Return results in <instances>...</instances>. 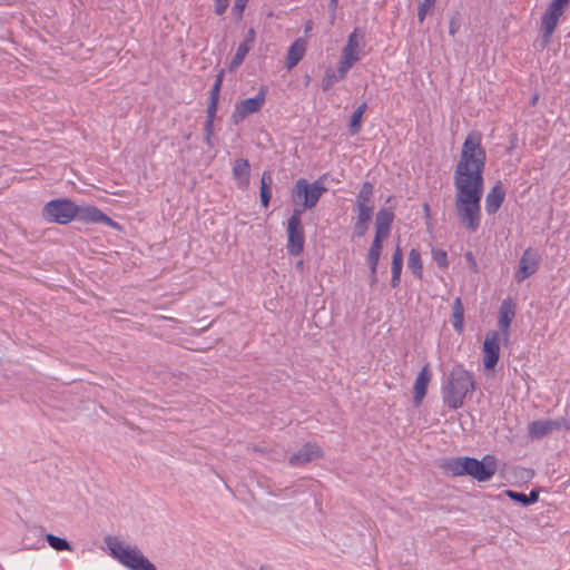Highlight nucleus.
Here are the masks:
<instances>
[{
	"label": "nucleus",
	"instance_id": "obj_11",
	"mask_svg": "<svg viewBox=\"0 0 570 570\" xmlns=\"http://www.w3.org/2000/svg\"><path fill=\"white\" fill-rule=\"evenodd\" d=\"M365 45V31L362 28H355L350 33L341 57L357 62L361 59V53Z\"/></svg>",
	"mask_w": 570,
	"mask_h": 570
},
{
	"label": "nucleus",
	"instance_id": "obj_50",
	"mask_svg": "<svg viewBox=\"0 0 570 570\" xmlns=\"http://www.w3.org/2000/svg\"><path fill=\"white\" fill-rule=\"evenodd\" d=\"M366 108H367L366 102H362V104H361V105L355 109V111H357V112H360V114L364 115V112H365Z\"/></svg>",
	"mask_w": 570,
	"mask_h": 570
},
{
	"label": "nucleus",
	"instance_id": "obj_33",
	"mask_svg": "<svg viewBox=\"0 0 570 570\" xmlns=\"http://www.w3.org/2000/svg\"><path fill=\"white\" fill-rule=\"evenodd\" d=\"M45 539L48 542V544L56 551H72L73 550L71 543L63 538L57 537L51 533H47L45 535Z\"/></svg>",
	"mask_w": 570,
	"mask_h": 570
},
{
	"label": "nucleus",
	"instance_id": "obj_5",
	"mask_svg": "<svg viewBox=\"0 0 570 570\" xmlns=\"http://www.w3.org/2000/svg\"><path fill=\"white\" fill-rule=\"evenodd\" d=\"M106 543L114 558L130 570H157L137 547H125L116 538H107Z\"/></svg>",
	"mask_w": 570,
	"mask_h": 570
},
{
	"label": "nucleus",
	"instance_id": "obj_27",
	"mask_svg": "<svg viewBox=\"0 0 570 570\" xmlns=\"http://www.w3.org/2000/svg\"><path fill=\"white\" fill-rule=\"evenodd\" d=\"M407 268L417 278H423V263L421 253L417 248H412L407 257Z\"/></svg>",
	"mask_w": 570,
	"mask_h": 570
},
{
	"label": "nucleus",
	"instance_id": "obj_21",
	"mask_svg": "<svg viewBox=\"0 0 570 570\" xmlns=\"http://www.w3.org/2000/svg\"><path fill=\"white\" fill-rule=\"evenodd\" d=\"M374 186L371 181H364L356 195L355 204L357 209L374 210L373 204Z\"/></svg>",
	"mask_w": 570,
	"mask_h": 570
},
{
	"label": "nucleus",
	"instance_id": "obj_29",
	"mask_svg": "<svg viewBox=\"0 0 570 570\" xmlns=\"http://www.w3.org/2000/svg\"><path fill=\"white\" fill-rule=\"evenodd\" d=\"M22 544L28 550L39 549L40 547H45L42 530H38V529L29 530L22 539Z\"/></svg>",
	"mask_w": 570,
	"mask_h": 570
},
{
	"label": "nucleus",
	"instance_id": "obj_52",
	"mask_svg": "<svg viewBox=\"0 0 570 570\" xmlns=\"http://www.w3.org/2000/svg\"><path fill=\"white\" fill-rule=\"evenodd\" d=\"M254 451L259 452V453H264L265 452V450L258 449L256 446L254 448Z\"/></svg>",
	"mask_w": 570,
	"mask_h": 570
},
{
	"label": "nucleus",
	"instance_id": "obj_41",
	"mask_svg": "<svg viewBox=\"0 0 570 570\" xmlns=\"http://www.w3.org/2000/svg\"><path fill=\"white\" fill-rule=\"evenodd\" d=\"M247 2L248 0H235L233 10L237 14L238 19L243 18Z\"/></svg>",
	"mask_w": 570,
	"mask_h": 570
},
{
	"label": "nucleus",
	"instance_id": "obj_25",
	"mask_svg": "<svg viewBox=\"0 0 570 570\" xmlns=\"http://www.w3.org/2000/svg\"><path fill=\"white\" fill-rule=\"evenodd\" d=\"M372 216L373 210L357 209V216L353 226L356 237H363L366 234Z\"/></svg>",
	"mask_w": 570,
	"mask_h": 570
},
{
	"label": "nucleus",
	"instance_id": "obj_32",
	"mask_svg": "<svg viewBox=\"0 0 570 570\" xmlns=\"http://www.w3.org/2000/svg\"><path fill=\"white\" fill-rule=\"evenodd\" d=\"M381 253L382 252H380V250H375V249L368 248V252H367V255H366V263H367L368 268H370L371 284H374L377 281L376 271H377V265H379V261H380V257H381Z\"/></svg>",
	"mask_w": 570,
	"mask_h": 570
},
{
	"label": "nucleus",
	"instance_id": "obj_46",
	"mask_svg": "<svg viewBox=\"0 0 570 570\" xmlns=\"http://www.w3.org/2000/svg\"><path fill=\"white\" fill-rule=\"evenodd\" d=\"M539 499V493L535 490L530 491L529 494H527V505L535 503Z\"/></svg>",
	"mask_w": 570,
	"mask_h": 570
},
{
	"label": "nucleus",
	"instance_id": "obj_34",
	"mask_svg": "<svg viewBox=\"0 0 570 570\" xmlns=\"http://www.w3.org/2000/svg\"><path fill=\"white\" fill-rule=\"evenodd\" d=\"M569 2L570 0H552L547 11L561 17L566 8L569 6Z\"/></svg>",
	"mask_w": 570,
	"mask_h": 570
},
{
	"label": "nucleus",
	"instance_id": "obj_3",
	"mask_svg": "<svg viewBox=\"0 0 570 570\" xmlns=\"http://www.w3.org/2000/svg\"><path fill=\"white\" fill-rule=\"evenodd\" d=\"M474 390L473 374L466 371L463 365L456 364L450 371L442 386L443 403L450 410H458L463 406L466 395Z\"/></svg>",
	"mask_w": 570,
	"mask_h": 570
},
{
	"label": "nucleus",
	"instance_id": "obj_42",
	"mask_svg": "<svg viewBox=\"0 0 570 570\" xmlns=\"http://www.w3.org/2000/svg\"><path fill=\"white\" fill-rule=\"evenodd\" d=\"M464 258L470 267V269L473 272V273H479V266H478V263L472 254V252H466L464 254Z\"/></svg>",
	"mask_w": 570,
	"mask_h": 570
},
{
	"label": "nucleus",
	"instance_id": "obj_8",
	"mask_svg": "<svg viewBox=\"0 0 570 570\" xmlns=\"http://www.w3.org/2000/svg\"><path fill=\"white\" fill-rule=\"evenodd\" d=\"M266 101V90L261 88L257 95L253 98H247L236 102L235 109L232 114V121L234 125H238L249 115L255 114L262 109Z\"/></svg>",
	"mask_w": 570,
	"mask_h": 570
},
{
	"label": "nucleus",
	"instance_id": "obj_26",
	"mask_svg": "<svg viewBox=\"0 0 570 570\" xmlns=\"http://www.w3.org/2000/svg\"><path fill=\"white\" fill-rule=\"evenodd\" d=\"M452 326L459 334L463 332L464 327V307L460 297H456L452 305Z\"/></svg>",
	"mask_w": 570,
	"mask_h": 570
},
{
	"label": "nucleus",
	"instance_id": "obj_44",
	"mask_svg": "<svg viewBox=\"0 0 570 570\" xmlns=\"http://www.w3.org/2000/svg\"><path fill=\"white\" fill-rule=\"evenodd\" d=\"M385 238H386L385 236L375 234L374 239H373L370 248L382 252L383 240Z\"/></svg>",
	"mask_w": 570,
	"mask_h": 570
},
{
	"label": "nucleus",
	"instance_id": "obj_48",
	"mask_svg": "<svg viewBox=\"0 0 570 570\" xmlns=\"http://www.w3.org/2000/svg\"><path fill=\"white\" fill-rule=\"evenodd\" d=\"M423 212H424L426 220H430L431 219L430 205L428 203L423 204Z\"/></svg>",
	"mask_w": 570,
	"mask_h": 570
},
{
	"label": "nucleus",
	"instance_id": "obj_14",
	"mask_svg": "<svg viewBox=\"0 0 570 570\" xmlns=\"http://www.w3.org/2000/svg\"><path fill=\"white\" fill-rule=\"evenodd\" d=\"M432 380L430 364L426 363L417 374L413 386V403L420 406L426 395L428 386Z\"/></svg>",
	"mask_w": 570,
	"mask_h": 570
},
{
	"label": "nucleus",
	"instance_id": "obj_45",
	"mask_svg": "<svg viewBox=\"0 0 570 570\" xmlns=\"http://www.w3.org/2000/svg\"><path fill=\"white\" fill-rule=\"evenodd\" d=\"M459 28H460L459 21L455 18H452L450 20V24H449V33L451 36H455V33L458 32Z\"/></svg>",
	"mask_w": 570,
	"mask_h": 570
},
{
	"label": "nucleus",
	"instance_id": "obj_39",
	"mask_svg": "<svg viewBox=\"0 0 570 570\" xmlns=\"http://www.w3.org/2000/svg\"><path fill=\"white\" fill-rule=\"evenodd\" d=\"M432 257L439 267L448 266V254L443 249H432Z\"/></svg>",
	"mask_w": 570,
	"mask_h": 570
},
{
	"label": "nucleus",
	"instance_id": "obj_31",
	"mask_svg": "<svg viewBox=\"0 0 570 570\" xmlns=\"http://www.w3.org/2000/svg\"><path fill=\"white\" fill-rule=\"evenodd\" d=\"M224 75H225V71H224V69H222L218 72V75L216 76L215 82L210 89L209 101L207 105L209 107L218 108V101H219L220 89H222V85H223V80H224Z\"/></svg>",
	"mask_w": 570,
	"mask_h": 570
},
{
	"label": "nucleus",
	"instance_id": "obj_35",
	"mask_svg": "<svg viewBox=\"0 0 570 570\" xmlns=\"http://www.w3.org/2000/svg\"><path fill=\"white\" fill-rule=\"evenodd\" d=\"M354 63H355L354 61H351V60H348L346 58L341 57L337 70L335 71L336 77L340 80L345 79L348 70L354 66Z\"/></svg>",
	"mask_w": 570,
	"mask_h": 570
},
{
	"label": "nucleus",
	"instance_id": "obj_20",
	"mask_svg": "<svg viewBox=\"0 0 570 570\" xmlns=\"http://www.w3.org/2000/svg\"><path fill=\"white\" fill-rule=\"evenodd\" d=\"M394 220L391 208H381L375 216V234L387 237Z\"/></svg>",
	"mask_w": 570,
	"mask_h": 570
},
{
	"label": "nucleus",
	"instance_id": "obj_24",
	"mask_svg": "<svg viewBox=\"0 0 570 570\" xmlns=\"http://www.w3.org/2000/svg\"><path fill=\"white\" fill-rule=\"evenodd\" d=\"M402 267H403V253H402L401 247L397 245L392 255V264H391V269H392L391 286L393 288H395L400 285Z\"/></svg>",
	"mask_w": 570,
	"mask_h": 570
},
{
	"label": "nucleus",
	"instance_id": "obj_37",
	"mask_svg": "<svg viewBox=\"0 0 570 570\" xmlns=\"http://www.w3.org/2000/svg\"><path fill=\"white\" fill-rule=\"evenodd\" d=\"M340 79L336 77V73L332 69H327L323 79H322V89L324 91L330 90Z\"/></svg>",
	"mask_w": 570,
	"mask_h": 570
},
{
	"label": "nucleus",
	"instance_id": "obj_1",
	"mask_svg": "<svg viewBox=\"0 0 570 570\" xmlns=\"http://www.w3.org/2000/svg\"><path fill=\"white\" fill-rule=\"evenodd\" d=\"M485 161L487 153L482 146V134L472 130L462 145L453 174L456 216L470 233H475L481 224Z\"/></svg>",
	"mask_w": 570,
	"mask_h": 570
},
{
	"label": "nucleus",
	"instance_id": "obj_38",
	"mask_svg": "<svg viewBox=\"0 0 570 570\" xmlns=\"http://www.w3.org/2000/svg\"><path fill=\"white\" fill-rule=\"evenodd\" d=\"M363 115L355 111L352 114L350 119V131L351 135H357L361 131V122H362Z\"/></svg>",
	"mask_w": 570,
	"mask_h": 570
},
{
	"label": "nucleus",
	"instance_id": "obj_13",
	"mask_svg": "<svg viewBox=\"0 0 570 570\" xmlns=\"http://www.w3.org/2000/svg\"><path fill=\"white\" fill-rule=\"evenodd\" d=\"M76 218L82 223H101L107 226L117 227L118 224L96 206H78Z\"/></svg>",
	"mask_w": 570,
	"mask_h": 570
},
{
	"label": "nucleus",
	"instance_id": "obj_10",
	"mask_svg": "<svg viewBox=\"0 0 570 570\" xmlns=\"http://www.w3.org/2000/svg\"><path fill=\"white\" fill-rule=\"evenodd\" d=\"M483 366L492 370L500 358V335L497 331H489L483 342Z\"/></svg>",
	"mask_w": 570,
	"mask_h": 570
},
{
	"label": "nucleus",
	"instance_id": "obj_30",
	"mask_svg": "<svg viewBox=\"0 0 570 570\" xmlns=\"http://www.w3.org/2000/svg\"><path fill=\"white\" fill-rule=\"evenodd\" d=\"M217 108L207 106L206 121L204 125L205 142L208 147H212V136L214 132V121L216 117Z\"/></svg>",
	"mask_w": 570,
	"mask_h": 570
},
{
	"label": "nucleus",
	"instance_id": "obj_18",
	"mask_svg": "<svg viewBox=\"0 0 570 570\" xmlns=\"http://www.w3.org/2000/svg\"><path fill=\"white\" fill-rule=\"evenodd\" d=\"M553 431H559V423L554 420H538L529 424V434L532 439H542Z\"/></svg>",
	"mask_w": 570,
	"mask_h": 570
},
{
	"label": "nucleus",
	"instance_id": "obj_7",
	"mask_svg": "<svg viewBox=\"0 0 570 570\" xmlns=\"http://www.w3.org/2000/svg\"><path fill=\"white\" fill-rule=\"evenodd\" d=\"M302 216L301 210H293L287 220V252L293 256L299 255L304 249L305 235Z\"/></svg>",
	"mask_w": 570,
	"mask_h": 570
},
{
	"label": "nucleus",
	"instance_id": "obj_53",
	"mask_svg": "<svg viewBox=\"0 0 570 570\" xmlns=\"http://www.w3.org/2000/svg\"><path fill=\"white\" fill-rule=\"evenodd\" d=\"M258 570H268V569L265 567H261Z\"/></svg>",
	"mask_w": 570,
	"mask_h": 570
},
{
	"label": "nucleus",
	"instance_id": "obj_47",
	"mask_svg": "<svg viewBox=\"0 0 570 570\" xmlns=\"http://www.w3.org/2000/svg\"><path fill=\"white\" fill-rule=\"evenodd\" d=\"M556 421L559 423V430L563 428V429L570 431V420L560 417V419H557Z\"/></svg>",
	"mask_w": 570,
	"mask_h": 570
},
{
	"label": "nucleus",
	"instance_id": "obj_9",
	"mask_svg": "<svg viewBox=\"0 0 570 570\" xmlns=\"http://www.w3.org/2000/svg\"><path fill=\"white\" fill-rule=\"evenodd\" d=\"M541 262V255L538 253L537 249H533L532 247L527 248L520 261H519V267L517 272L514 273V279L517 283H522L528 277L532 276L537 273V271L540 267Z\"/></svg>",
	"mask_w": 570,
	"mask_h": 570
},
{
	"label": "nucleus",
	"instance_id": "obj_2",
	"mask_svg": "<svg viewBox=\"0 0 570 570\" xmlns=\"http://www.w3.org/2000/svg\"><path fill=\"white\" fill-rule=\"evenodd\" d=\"M442 468L453 476L469 475L478 482H487L495 474L498 461L493 455H485L482 460L456 456L446 459Z\"/></svg>",
	"mask_w": 570,
	"mask_h": 570
},
{
	"label": "nucleus",
	"instance_id": "obj_49",
	"mask_svg": "<svg viewBox=\"0 0 570 570\" xmlns=\"http://www.w3.org/2000/svg\"><path fill=\"white\" fill-rule=\"evenodd\" d=\"M337 3H338V0H330L328 8L333 11V13H335V11L337 9Z\"/></svg>",
	"mask_w": 570,
	"mask_h": 570
},
{
	"label": "nucleus",
	"instance_id": "obj_51",
	"mask_svg": "<svg viewBox=\"0 0 570 570\" xmlns=\"http://www.w3.org/2000/svg\"><path fill=\"white\" fill-rule=\"evenodd\" d=\"M537 100H538V97H537V96H534V97L532 98V101H531L532 106H534V105H535Z\"/></svg>",
	"mask_w": 570,
	"mask_h": 570
},
{
	"label": "nucleus",
	"instance_id": "obj_16",
	"mask_svg": "<svg viewBox=\"0 0 570 570\" xmlns=\"http://www.w3.org/2000/svg\"><path fill=\"white\" fill-rule=\"evenodd\" d=\"M233 178L240 189H246L249 186L250 165L245 158H238L233 165Z\"/></svg>",
	"mask_w": 570,
	"mask_h": 570
},
{
	"label": "nucleus",
	"instance_id": "obj_6",
	"mask_svg": "<svg viewBox=\"0 0 570 570\" xmlns=\"http://www.w3.org/2000/svg\"><path fill=\"white\" fill-rule=\"evenodd\" d=\"M78 205L69 198H56L48 202L41 210L42 218L48 223L66 225L76 219Z\"/></svg>",
	"mask_w": 570,
	"mask_h": 570
},
{
	"label": "nucleus",
	"instance_id": "obj_23",
	"mask_svg": "<svg viewBox=\"0 0 570 570\" xmlns=\"http://www.w3.org/2000/svg\"><path fill=\"white\" fill-rule=\"evenodd\" d=\"M305 49V42L302 39H297L291 45L286 57V66L288 69H292L302 60Z\"/></svg>",
	"mask_w": 570,
	"mask_h": 570
},
{
	"label": "nucleus",
	"instance_id": "obj_17",
	"mask_svg": "<svg viewBox=\"0 0 570 570\" xmlns=\"http://www.w3.org/2000/svg\"><path fill=\"white\" fill-rule=\"evenodd\" d=\"M515 316V304L507 298L501 303L499 309V327L504 336L509 335L510 325Z\"/></svg>",
	"mask_w": 570,
	"mask_h": 570
},
{
	"label": "nucleus",
	"instance_id": "obj_40",
	"mask_svg": "<svg viewBox=\"0 0 570 570\" xmlns=\"http://www.w3.org/2000/svg\"><path fill=\"white\" fill-rule=\"evenodd\" d=\"M504 493L511 500L527 507V494H524L522 492L512 491V490H505Z\"/></svg>",
	"mask_w": 570,
	"mask_h": 570
},
{
	"label": "nucleus",
	"instance_id": "obj_36",
	"mask_svg": "<svg viewBox=\"0 0 570 570\" xmlns=\"http://www.w3.org/2000/svg\"><path fill=\"white\" fill-rule=\"evenodd\" d=\"M436 0H423L417 8V19L422 23L429 13L435 6Z\"/></svg>",
	"mask_w": 570,
	"mask_h": 570
},
{
	"label": "nucleus",
	"instance_id": "obj_19",
	"mask_svg": "<svg viewBox=\"0 0 570 570\" xmlns=\"http://www.w3.org/2000/svg\"><path fill=\"white\" fill-rule=\"evenodd\" d=\"M505 198V190L499 181L488 193L485 197V210L489 215L495 214Z\"/></svg>",
	"mask_w": 570,
	"mask_h": 570
},
{
	"label": "nucleus",
	"instance_id": "obj_12",
	"mask_svg": "<svg viewBox=\"0 0 570 570\" xmlns=\"http://www.w3.org/2000/svg\"><path fill=\"white\" fill-rule=\"evenodd\" d=\"M324 456L322 448L315 442H306L296 453L289 459L288 463L292 466H302L313 460L321 459Z\"/></svg>",
	"mask_w": 570,
	"mask_h": 570
},
{
	"label": "nucleus",
	"instance_id": "obj_4",
	"mask_svg": "<svg viewBox=\"0 0 570 570\" xmlns=\"http://www.w3.org/2000/svg\"><path fill=\"white\" fill-rule=\"evenodd\" d=\"M326 191L327 188L321 180L308 183L305 178L297 179L291 191V198L295 205L293 210H301L303 215L306 209H313Z\"/></svg>",
	"mask_w": 570,
	"mask_h": 570
},
{
	"label": "nucleus",
	"instance_id": "obj_22",
	"mask_svg": "<svg viewBox=\"0 0 570 570\" xmlns=\"http://www.w3.org/2000/svg\"><path fill=\"white\" fill-rule=\"evenodd\" d=\"M559 18L557 14H553L549 11H546L541 18V31H542V47L549 45L551 41V37L557 28Z\"/></svg>",
	"mask_w": 570,
	"mask_h": 570
},
{
	"label": "nucleus",
	"instance_id": "obj_28",
	"mask_svg": "<svg viewBox=\"0 0 570 570\" xmlns=\"http://www.w3.org/2000/svg\"><path fill=\"white\" fill-rule=\"evenodd\" d=\"M273 184L272 175L268 171H264L261 178V204L263 207L267 208L272 198L271 186Z\"/></svg>",
	"mask_w": 570,
	"mask_h": 570
},
{
	"label": "nucleus",
	"instance_id": "obj_15",
	"mask_svg": "<svg viewBox=\"0 0 570 570\" xmlns=\"http://www.w3.org/2000/svg\"><path fill=\"white\" fill-rule=\"evenodd\" d=\"M256 38L255 30L249 28L244 40L238 45L235 56L233 57L229 63V70L233 71L237 69L245 60L247 53L254 46Z\"/></svg>",
	"mask_w": 570,
	"mask_h": 570
},
{
	"label": "nucleus",
	"instance_id": "obj_43",
	"mask_svg": "<svg viewBox=\"0 0 570 570\" xmlns=\"http://www.w3.org/2000/svg\"><path fill=\"white\" fill-rule=\"evenodd\" d=\"M229 6V0H215V13L222 16Z\"/></svg>",
	"mask_w": 570,
	"mask_h": 570
}]
</instances>
